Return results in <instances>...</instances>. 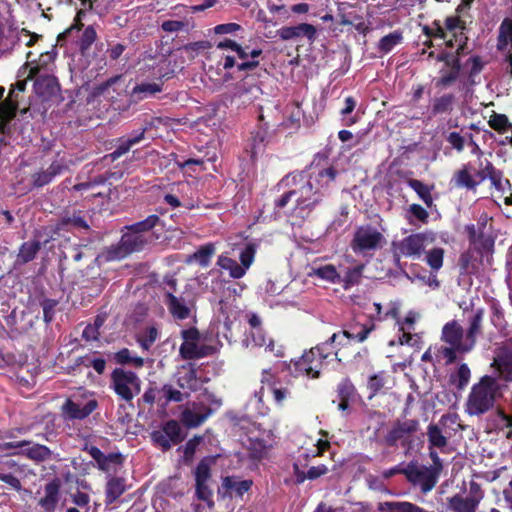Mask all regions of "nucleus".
I'll return each instance as SVG.
<instances>
[{
  "instance_id": "nucleus-34",
  "label": "nucleus",
  "mask_w": 512,
  "mask_h": 512,
  "mask_svg": "<svg viewBox=\"0 0 512 512\" xmlns=\"http://www.w3.org/2000/svg\"><path fill=\"white\" fill-rule=\"evenodd\" d=\"M59 500V484L57 482H49L45 485L44 496L40 498L39 505L47 512L55 509Z\"/></svg>"
},
{
  "instance_id": "nucleus-19",
  "label": "nucleus",
  "mask_w": 512,
  "mask_h": 512,
  "mask_svg": "<svg viewBox=\"0 0 512 512\" xmlns=\"http://www.w3.org/2000/svg\"><path fill=\"white\" fill-rule=\"evenodd\" d=\"M277 33L284 41L306 38L312 42L316 38L317 31L312 24L301 23L296 26L282 27L277 31Z\"/></svg>"
},
{
  "instance_id": "nucleus-29",
  "label": "nucleus",
  "mask_w": 512,
  "mask_h": 512,
  "mask_svg": "<svg viewBox=\"0 0 512 512\" xmlns=\"http://www.w3.org/2000/svg\"><path fill=\"white\" fill-rule=\"evenodd\" d=\"M257 346V347H265L266 351L273 352L276 356H283V347L278 346L275 349V345L272 339L267 341L266 336L262 329L251 330L250 337L246 340V346Z\"/></svg>"
},
{
  "instance_id": "nucleus-45",
  "label": "nucleus",
  "mask_w": 512,
  "mask_h": 512,
  "mask_svg": "<svg viewBox=\"0 0 512 512\" xmlns=\"http://www.w3.org/2000/svg\"><path fill=\"white\" fill-rule=\"evenodd\" d=\"M444 249L436 247L426 253L425 261L433 271H439L443 266Z\"/></svg>"
},
{
  "instance_id": "nucleus-16",
  "label": "nucleus",
  "mask_w": 512,
  "mask_h": 512,
  "mask_svg": "<svg viewBox=\"0 0 512 512\" xmlns=\"http://www.w3.org/2000/svg\"><path fill=\"white\" fill-rule=\"evenodd\" d=\"M497 47L504 53L505 70L512 77V18H506L501 23Z\"/></svg>"
},
{
  "instance_id": "nucleus-23",
  "label": "nucleus",
  "mask_w": 512,
  "mask_h": 512,
  "mask_svg": "<svg viewBox=\"0 0 512 512\" xmlns=\"http://www.w3.org/2000/svg\"><path fill=\"white\" fill-rule=\"evenodd\" d=\"M7 446L10 448H21V452L23 454L35 461H44L49 458L51 454L50 450L46 446L40 444H32L25 441L9 443Z\"/></svg>"
},
{
  "instance_id": "nucleus-22",
  "label": "nucleus",
  "mask_w": 512,
  "mask_h": 512,
  "mask_svg": "<svg viewBox=\"0 0 512 512\" xmlns=\"http://www.w3.org/2000/svg\"><path fill=\"white\" fill-rule=\"evenodd\" d=\"M445 30L449 38L453 39L454 46L458 54L464 51L467 37L464 35V27L457 17H449L445 22Z\"/></svg>"
},
{
  "instance_id": "nucleus-57",
  "label": "nucleus",
  "mask_w": 512,
  "mask_h": 512,
  "mask_svg": "<svg viewBox=\"0 0 512 512\" xmlns=\"http://www.w3.org/2000/svg\"><path fill=\"white\" fill-rule=\"evenodd\" d=\"M489 125L498 131H507L511 128V125L508 122V118L502 114H496L492 116L489 120Z\"/></svg>"
},
{
  "instance_id": "nucleus-15",
  "label": "nucleus",
  "mask_w": 512,
  "mask_h": 512,
  "mask_svg": "<svg viewBox=\"0 0 512 512\" xmlns=\"http://www.w3.org/2000/svg\"><path fill=\"white\" fill-rule=\"evenodd\" d=\"M86 451L96 462L97 467L108 474L116 473L122 466L123 457L120 453L104 454L95 446L86 447Z\"/></svg>"
},
{
  "instance_id": "nucleus-10",
  "label": "nucleus",
  "mask_w": 512,
  "mask_h": 512,
  "mask_svg": "<svg viewBox=\"0 0 512 512\" xmlns=\"http://www.w3.org/2000/svg\"><path fill=\"white\" fill-rule=\"evenodd\" d=\"M146 242L147 241L142 234L129 230L122 236L117 245L108 248L104 257L107 261L123 259L133 252L142 250Z\"/></svg>"
},
{
  "instance_id": "nucleus-48",
  "label": "nucleus",
  "mask_w": 512,
  "mask_h": 512,
  "mask_svg": "<svg viewBox=\"0 0 512 512\" xmlns=\"http://www.w3.org/2000/svg\"><path fill=\"white\" fill-rule=\"evenodd\" d=\"M34 59H32V53L27 54V62L19 69L17 79H25L28 81L33 77H37L39 73V67H33Z\"/></svg>"
},
{
  "instance_id": "nucleus-62",
  "label": "nucleus",
  "mask_w": 512,
  "mask_h": 512,
  "mask_svg": "<svg viewBox=\"0 0 512 512\" xmlns=\"http://www.w3.org/2000/svg\"><path fill=\"white\" fill-rule=\"evenodd\" d=\"M242 27L237 23H225V24H219L213 28V31L217 35H224V34H235L236 32L240 31Z\"/></svg>"
},
{
  "instance_id": "nucleus-54",
  "label": "nucleus",
  "mask_w": 512,
  "mask_h": 512,
  "mask_svg": "<svg viewBox=\"0 0 512 512\" xmlns=\"http://www.w3.org/2000/svg\"><path fill=\"white\" fill-rule=\"evenodd\" d=\"M196 496L199 500L207 503L209 507H212L214 502L212 500L213 492L209 486V483H196Z\"/></svg>"
},
{
  "instance_id": "nucleus-37",
  "label": "nucleus",
  "mask_w": 512,
  "mask_h": 512,
  "mask_svg": "<svg viewBox=\"0 0 512 512\" xmlns=\"http://www.w3.org/2000/svg\"><path fill=\"white\" fill-rule=\"evenodd\" d=\"M311 276L317 277L323 281L331 284H339L340 280V269L332 264H325L312 269Z\"/></svg>"
},
{
  "instance_id": "nucleus-63",
  "label": "nucleus",
  "mask_w": 512,
  "mask_h": 512,
  "mask_svg": "<svg viewBox=\"0 0 512 512\" xmlns=\"http://www.w3.org/2000/svg\"><path fill=\"white\" fill-rule=\"evenodd\" d=\"M447 141L458 152H461L464 149L465 139L458 132L449 133Z\"/></svg>"
},
{
  "instance_id": "nucleus-60",
  "label": "nucleus",
  "mask_w": 512,
  "mask_h": 512,
  "mask_svg": "<svg viewBox=\"0 0 512 512\" xmlns=\"http://www.w3.org/2000/svg\"><path fill=\"white\" fill-rule=\"evenodd\" d=\"M151 438L156 445L160 446L164 450H167L172 445H174L170 438L164 433V431H162V429L153 431Z\"/></svg>"
},
{
  "instance_id": "nucleus-5",
  "label": "nucleus",
  "mask_w": 512,
  "mask_h": 512,
  "mask_svg": "<svg viewBox=\"0 0 512 512\" xmlns=\"http://www.w3.org/2000/svg\"><path fill=\"white\" fill-rule=\"evenodd\" d=\"M441 340L448 344L447 347L441 349L446 363L450 364L456 360V353H467L471 349V342H469L464 334L463 328L457 321L447 322L441 333Z\"/></svg>"
},
{
  "instance_id": "nucleus-28",
  "label": "nucleus",
  "mask_w": 512,
  "mask_h": 512,
  "mask_svg": "<svg viewBox=\"0 0 512 512\" xmlns=\"http://www.w3.org/2000/svg\"><path fill=\"white\" fill-rule=\"evenodd\" d=\"M66 166L60 161H54L51 165L42 171L32 175L33 185L43 187L49 184L57 175L61 174Z\"/></svg>"
},
{
  "instance_id": "nucleus-50",
  "label": "nucleus",
  "mask_w": 512,
  "mask_h": 512,
  "mask_svg": "<svg viewBox=\"0 0 512 512\" xmlns=\"http://www.w3.org/2000/svg\"><path fill=\"white\" fill-rule=\"evenodd\" d=\"M159 221V217L157 215H150L145 220L137 222L127 227L128 230L132 232L142 234L143 232L149 231L156 226Z\"/></svg>"
},
{
  "instance_id": "nucleus-36",
  "label": "nucleus",
  "mask_w": 512,
  "mask_h": 512,
  "mask_svg": "<svg viewBox=\"0 0 512 512\" xmlns=\"http://www.w3.org/2000/svg\"><path fill=\"white\" fill-rule=\"evenodd\" d=\"M145 135V129L134 132L131 136L127 138H122L119 140V144L116 149L110 154L112 160H116L125 153H127L131 147L138 144Z\"/></svg>"
},
{
  "instance_id": "nucleus-14",
  "label": "nucleus",
  "mask_w": 512,
  "mask_h": 512,
  "mask_svg": "<svg viewBox=\"0 0 512 512\" xmlns=\"http://www.w3.org/2000/svg\"><path fill=\"white\" fill-rule=\"evenodd\" d=\"M97 407V401L93 398L68 399L62 407L64 416L68 419H84L89 416Z\"/></svg>"
},
{
  "instance_id": "nucleus-32",
  "label": "nucleus",
  "mask_w": 512,
  "mask_h": 512,
  "mask_svg": "<svg viewBox=\"0 0 512 512\" xmlns=\"http://www.w3.org/2000/svg\"><path fill=\"white\" fill-rule=\"evenodd\" d=\"M417 428L418 422L415 420L397 423L387 434L386 441L389 445H393L404 436L414 433Z\"/></svg>"
},
{
  "instance_id": "nucleus-59",
  "label": "nucleus",
  "mask_w": 512,
  "mask_h": 512,
  "mask_svg": "<svg viewBox=\"0 0 512 512\" xmlns=\"http://www.w3.org/2000/svg\"><path fill=\"white\" fill-rule=\"evenodd\" d=\"M385 384L384 374L378 373L375 375H372L369 380L367 387L371 391L370 397H373L378 391H380Z\"/></svg>"
},
{
  "instance_id": "nucleus-31",
  "label": "nucleus",
  "mask_w": 512,
  "mask_h": 512,
  "mask_svg": "<svg viewBox=\"0 0 512 512\" xmlns=\"http://www.w3.org/2000/svg\"><path fill=\"white\" fill-rule=\"evenodd\" d=\"M125 491L124 478L109 476L105 488V504H113Z\"/></svg>"
},
{
  "instance_id": "nucleus-58",
  "label": "nucleus",
  "mask_w": 512,
  "mask_h": 512,
  "mask_svg": "<svg viewBox=\"0 0 512 512\" xmlns=\"http://www.w3.org/2000/svg\"><path fill=\"white\" fill-rule=\"evenodd\" d=\"M262 54L261 49H252L249 51V56L252 57V60L250 61H243L242 63L238 64L237 68L239 71H247V70H253L259 65V61L256 60L260 55Z\"/></svg>"
},
{
  "instance_id": "nucleus-8",
  "label": "nucleus",
  "mask_w": 512,
  "mask_h": 512,
  "mask_svg": "<svg viewBox=\"0 0 512 512\" xmlns=\"http://www.w3.org/2000/svg\"><path fill=\"white\" fill-rule=\"evenodd\" d=\"M255 248L253 245H246L239 254L240 264L227 253L218 256L217 266L228 273L233 279L244 277L254 262Z\"/></svg>"
},
{
  "instance_id": "nucleus-39",
  "label": "nucleus",
  "mask_w": 512,
  "mask_h": 512,
  "mask_svg": "<svg viewBox=\"0 0 512 512\" xmlns=\"http://www.w3.org/2000/svg\"><path fill=\"white\" fill-rule=\"evenodd\" d=\"M214 252L215 247L213 244L204 245L187 258V263L197 262L200 266L207 267Z\"/></svg>"
},
{
  "instance_id": "nucleus-26",
  "label": "nucleus",
  "mask_w": 512,
  "mask_h": 512,
  "mask_svg": "<svg viewBox=\"0 0 512 512\" xmlns=\"http://www.w3.org/2000/svg\"><path fill=\"white\" fill-rule=\"evenodd\" d=\"M480 499L455 495L448 499L447 512H476Z\"/></svg>"
},
{
  "instance_id": "nucleus-24",
  "label": "nucleus",
  "mask_w": 512,
  "mask_h": 512,
  "mask_svg": "<svg viewBox=\"0 0 512 512\" xmlns=\"http://www.w3.org/2000/svg\"><path fill=\"white\" fill-rule=\"evenodd\" d=\"M340 269V280L341 285L344 289H349L354 285H357L363 274L364 265L358 264L353 266H347L345 263L339 264Z\"/></svg>"
},
{
  "instance_id": "nucleus-51",
  "label": "nucleus",
  "mask_w": 512,
  "mask_h": 512,
  "mask_svg": "<svg viewBox=\"0 0 512 512\" xmlns=\"http://www.w3.org/2000/svg\"><path fill=\"white\" fill-rule=\"evenodd\" d=\"M162 431H164V433L170 438L173 444H177L183 439L181 435V427L175 420L166 422L162 427Z\"/></svg>"
},
{
  "instance_id": "nucleus-18",
  "label": "nucleus",
  "mask_w": 512,
  "mask_h": 512,
  "mask_svg": "<svg viewBox=\"0 0 512 512\" xmlns=\"http://www.w3.org/2000/svg\"><path fill=\"white\" fill-rule=\"evenodd\" d=\"M374 329V325H371L369 327H364L362 331H360L357 334H351L348 331H342L338 333H334L329 341L326 343H329L330 346L324 351V353L329 352V356L334 354L335 357H337L338 353L335 351V346L337 345H345L350 340H356L357 342H363L367 339L370 332Z\"/></svg>"
},
{
  "instance_id": "nucleus-41",
  "label": "nucleus",
  "mask_w": 512,
  "mask_h": 512,
  "mask_svg": "<svg viewBox=\"0 0 512 512\" xmlns=\"http://www.w3.org/2000/svg\"><path fill=\"white\" fill-rule=\"evenodd\" d=\"M402 40V33L399 31H394L380 39L378 43V49L381 53L387 54L391 52L395 46L401 44Z\"/></svg>"
},
{
  "instance_id": "nucleus-61",
  "label": "nucleus",
  "mask_w": 512,
  "mask_h": 512,
  "mask_svg": "<svg viewBox=\"0 0 512 512\" xmlns=\"http://www.w3.org/2000/svg\"><path fill=\"white\" fill-rule=\"evenodd\" d=\"M53 60H54V55L51 52L41 53L38 61L36 62L34 60V64H32V66L39 67L38 75H40V74H42L41 73L42 70H45L44 73H47L48 66L53 62Z\"/></svg>"
},
{
  "instance_id": "nucleus-49",
  "label": "nucleus",
  "mask_w": 512,
  "mask_h": 512,
  "mask_svg": "<svg viewBox=\"0 0 512 512\" xmlns=\"http://www.w3.org/2000/svg\"><path fill=\"white\" fill-rule=\"evenodd\" d=\"M194 476L196 483H209L211 478L210 460H201L195 468Z\"/></svg>"
},
{
  "instance_id": "nucleus-6",
  "label": "nucleus",
  "mask_w": 512,
  "mask_h": 512,
  "mask_svg": "<svg viewBox=\"0 0 512 512\" xmlns=\"http://www.w3.org/2000/svg\"><path fill=\"white\" fill-rule=\"evenodd\" d=\"M110 388L124 401H131L140 393L141 380L136 373L115 368L110 375Z\"/></svg>"
},
{
  "instance_id": "nucleus-13",
  "label": "nucleus",
  "mask_w": 512,
  "mask_h": 512,
  "mask_svg": "<svg viewBox=\"0 0 512 512\" xmlns=\"http://www.w3.org/2000/svg\"><path fill=\"white\" fill-rule=\"evenodd\" d=\"M183 343L179 352L184 359H198L207 355L206 349L199 345V332L195 328L181 332Z\"/></svg>"
},
{
  "instance_id": "nucleus-43",
  "label": "nucleus",
  "mask_w": 512,
  "mask_h": 512,
  "mask_svg": "<svg viewBox=\"0 0 512 512\" xmlns=\"http://www.w3.org/2000/svg\"><path fill=\"white\" fill-rule=\"evenodd\" d=\"M408 185L417 193L427 207L432 206L433 198L431 195V189L426 184L416 179H410L408 181Z\"/></svg>"
},
{
  "instance_id": "nucleus-9",
  "label": "nucleus",
  "mask_w": 512,
  "mask_h": 512,
  "mask_svg": "<svg viewBox=\"0 0 512 512\" xmlns=\"http://www.w3.org/2000/svg\"><path fill=\"white\" fill-rule=\"evenodd\" d=\"M384 243L385 237L381 232L370 225H365L357 228L350 246L356 254L365 255L367 252L381 248Z\"/></svg>"
},
{
  "instance_id": "nucleus-21",
  "label": "nucleus",
  "mask_w": 512,
  "mask_h": 512,
  "mask_svg": "<svg viewBox=\"0 0 512 512\" xmlns=\"http://www.w3.org/2000/svg\"><path fill=\"white\" fill-rule=\"evenodd\" d=\"M34 91L42 100H50L59 92L57 79L48 73L38 75L34 82Z\"/></svg>"
},
{
  "instance_id": "nucleus-35",
  "label": "nucleus",
  "mask_w": 512,
  "mask_h": 512,
  "mask_svg": "<svg viewBox=\"0 0 512 512\" xmlns=\"http://www.w3.org/2000/svg\"><path fill=\"white\" fill-rule=\"evenodd\" d=\"M145 135V129L134 132L131 136L127 138H122L119 140V144L116 149L110 154L112 160H116L125 153H127L131 147L138 144Z\"/></svg>"
},
{
  "instance_id": "nucleus-52",
  "label": "nucleus",
  "mask_w": 512,
  "mask_h": 512,
  "mask_svg": "<svg viewBox=\"0 0 512 512\" xmlns=\"http://www.w3.org/2000/svg\"><path fill=\"white\" fill-rule=\"evenodd\" d=\"M453 96L443 95L439 98L434 99L432 105V113L434 115L446 113L452 108Z\"/></svg>"
},
{
  "instance_id": "nucleus-33",
  "label": "nucleus",
  "mask_w": 512,
  "mask_h": 512,
  "mask_svg": "<svg viewBox=\"0 0 512 512\" xmlns=\"http://www.w3.org/2000/svg\"><path fill=\"white\" fill-rule=\"evenodd\" d=\"M415 481H417L421 490L426 493L433 489V487L437 483L438 476L440 471H437L430 467H421L417 469L415 472Z\"/></svg>"
},
{
  "instance_id": "nucleus-55",
  "label": "nucleus",
  "mask_w": 512,
  "mask_h": 512,
  "mask_svg": "<svg viewBox=\"0 0 512 512\" xmlns=\"http://www.w3.org/2000/svg\"><path fill=\"white\" fill-rule=\"evenodd\" d=\"M454 181L456 186L458 187H465L472 189L476 186V182L472 179L471 175L469 174L468 170L466 168L459 170L455 176Z\"/></svg>"
},
{
  "instance_id": "nucleus-12",
  "label": "nucleus",
  "mask_w": 512,
  "mask_h": 512,
  "mask_svg": "<svg viewBox=\"0 0 512 512\" xmlns=\"http://www.w3.org/2000/svg\"><path fill=\"white\" fill-rule=\"evenodd\" d=\"M448 423L456 424L457 423V415L456 414H446L443 415L439 424H429L427 427V437H428V448H437L441 452L444 451L448 444V436L443 432L441 426H446Z\"/></svg>"
},
{
  "instance_id": "nucleus-7",
  "label": "nucleus",
  "mask_w": 512,
  "mask_h": 512,
  "mask_svg": "<svg viewBox=\"0 0 512 512\" xmlns=\"http://www.w3.org/2000/svg\"><path fill=\"white\" fill-rule=\"evenodd\" d=\"M434 241L433 233L423 232L411 234L399 241L393 242L392 249L395 257L419 259L424 249Z\"/></svg>"
},
{
  "instance_id": "nucleus-40",
  "label": "nucleus",
  "mask_w": 512,
  "mask_h": 512,
  "mask_svg": "<svg viewBox=\"0 0 512 512\" xmlns=\"http://www.w3.org/2000/svg\"><path fill=\"white\" fill-rule=\"evenodd\" d=\"M479 178L481 180L490 178L493 185L499 190H504L505 185H509V181L507 179L502 180L500 174L495 171L494 167L489 161H486L485 169L479 172Z\"/></svg>"
},
{
  "instance_id": "nucleus-25",
  "label": "nucleus",
  "mask_w": 512,
  "mask_h": 512,
  "mask_svg": "<svg viewBox=\"0 0 512 512\" xmlns=\"http://www.w3.org/2000/svg\"><path fill=\"white\" fill-rule=\"evenodd\" d=\"M165 304L171 315L179 320L187 319L190 315V308L182 297L175 296L171 291L165 295Z\"/></svg>"
},
{
  "instance_id": "nucleus-2",
  "label": "nucleus",
  "mask_w": 512,
  "mask_h": 512,
  "mask_svg": "<svg viewBox=\"0 0 512 512\" xmlns=\"http://www.w3.org/2000/svg\"><path fill=\"white\" fill-rule=\"evenodd\" d=\"M506 385L491 375H484L473 384L465 402V412L470 416H480L491 410L503 396Z\"/></svg>"
},
{
  "instance_id": "nucleus-27",
  "label": "nucleus",
  "mask_w": 512,
  "mask_h": 512,
  "mask_svg": "<svg viewBox=\"0 0 512 512\" xmlns=\"http://www.w3.org/2000/svg\"><path fill=\"white\" fill-rule=\"evenodd\" d=\"M163 85L161 82H142L137 84L130 93L133 102H139L144 99L155 96L162 92Z\"/></svg>"
},
{
  "instance_id": "nucleus-4",
  "label": "nucleus",
  "mask_w": 512,
  "mask_h": 512,
  "mask_svg": "<svg viewBox=\"0 0 512 512\" xmlns=\"http://www.w3.org/2000/svg\"><path fill=\"white\" fill-rule=\"evenodd\" d=\"M329 346V343H322L305 352L298 360L289 365L291 374L295 377L317 378L320 374L322 362L329 357V352L324 353Z\"/></svg>"
},
{
  "instance_id": "nucleus-42",
  "label": "nucleus",
  "mask_w": 512,
  "mask_h": 512,
  "mask_svg": "<svg viewBox=\"0 0 512 512\" xmlns=\"http://www.w3.org/2000/svg\"><path fill=\"white\" fill-rule=\"evenodd\" d=\"M114 359L118 364H130L135 368H141L144 365V359L133 355L127 348L121 349L115 353Z\"/></svg>"
},
{
  "instance_id": "nucleus-53",
  "label": "nucleus",
  "mask_w": 512,
  "mask_h": 512,
  "mask_svg": "<svg viewBox=\"0 0 512 512\" xmlns=\"http://www.w3.org/2000/svg\"><path fill=\"white\" fill-rule=\"evenodd\" d=\"M424 30L427 36L433 37L434 39H443L446 41L448 47H454L453 39L449 38L444 27L435 25V27L425 28Z\"/></svg>"
},
{
  "instance_id": "nucleus-3",
  "label": "nucleus",
  "mask_w": 512,
  "mask_h": 512,
  "mask_svg": "<svg viewBox=\"0 0 512 512\" xmlns=\"http://www.w3.org/2000/svg\"><path fill=\"white\" fill-rule=\"evenodd\" d=\"M220 406L221 401L206 392L197 401L186 403L181 413V421L189 428L198 427Z\"/></svg>"
},
{
  "instance_id": "nucleus-44",
  "label": "nucleus",
  "mask_w": 512,
  "mask_h": 512,
  "mask_svg": "<svg viewBox=\"0 0 512 512\" xmlns=\"http://www.w3.org/2000/svg\"><path fill=\"white\" fill-rule=\"evenodd\" d=\"M482 311L479 310L475 313V315L471 318L469 327L466 331V338L469 342H471V349L474 347L476 343V338L480 334L481 331V322H482Z\"/></svg>"
},
{
  "instance_id": "nucleus-1",
  "label": "nucleus",
  "mask_w": 512,
  "mask_h": 512,
  "mask_svg": "<svg viewBox=\"0 0 512 512\" xmlns=\"http://www.w3.org/2000/svg\"><path fill=\"white\" fill-rule=\"evenodd\" d=\"M335 177L336 170L332 167L293 176L296 187L283 194L277 206L282 208L293 202L296 214L304 218L329 193Z\"/></svg>"
},
{
  "instance_id": "nucleus-30",
  "label": "nucleus",
  "mask_w": 512,
  "mask_h": 512,
  "mask_svg": "<svg viewBox=\"0 0 512 512\" xmlns=\"http://www.w3.org/2000/svg\"><path fill=\"white\" fill-rule=\"evenodd\" d=\"M252 485L251 480H241L235 476L223 478L221 488L229 496H242Z\"/></svg>"
},
{
  "instance_id": "nucleus-56",
  "label": "nucleus",
  "mask_w": 512,
  "mask_h": 512,
  "mask_svg": "<svg viewBox=\"0 0 512 512\" xmlns=\"http://www.w3.org/2000/svg\"><path fill=\"white\" fill-rule=\"evenodd\" d=\"M97 34L93 26H88L84 29L80 38V49L85 52L96 40Z\"/></svg>"
},
{
  "instance_id": "nucleus-11",
  "label": "nucleus",
  "mask_w": 512,
  "mask_h": 512,
  "mask_svg": "<svg viewBox=\"0 0 512 512\" xmlns=\"http://www.w3.org/2000/svg\"><path fill=\"white\" fill-rule=\"evenodd\" d=\"M237 313L238 310L236 306L224 300L219 302L216 325V336L218 338L223 337L231 343L233 338L232 325L237 318Z\"/></svg>"
},
{
  "instance_id": "nucleus-47",
  "label": "nucleus",
  "mask_w": 512,
  "mask_h": 512,
  "mask_svg": "<svg viewBox=\"0 0 512 512\" xmlns=\"http://www.w3.org/2000/svg\"><path fill=\"white\" fill-rule=\"evenodd\" d=\"M40 249V243L36 241H29L22 244L18 258L26 263L33 260Z\"/></svg>"
},
{
  "instance_id": "nucleus-46",
  "label": "nucleus",
  "mask_w": 512,
  "mask_h": 512,
  "mask_svg": "<svg viewBox=\"0 0 512 512\" xmlns=\"http://www.w3.org/2000/svg\"><path fill=\"white\" fill-rule=\"evenodd\" d=\"M161 391L167 402H182L190 396L188 392L177 389L171 384H165Z\"/></svg>"
},
{
  "instance_id": "nucleus-64",
  "label": "nucleus",
  "mask_w": 512,
  "mask_h": 512,
  "mask_svg": "<svg viewBox=\"0 0 512 512\" xmlns=\"http://www.w3.org/2000/svg\"><path fill=\"white\" fill-rule=\"evenodd\" d=\"M268 450V446L262 440H256L252 443L251 455L255 459L264 457Z\"/></svg>"
},
{
  "instance_id": "nucleus-20",
  "label": "nucleus",
  "mask_w": 512,
  "mask_h": 512,
  "mask_svg": "<svg viewBox=\"0 0 512 512\" xmlns=\"http://www.w3.org/2000/svg\"><path fill=\"white\" fill-rule=\"evenodd\" d=\"M491 366L497 371L498 380L512 382V348H501L493 359Z\"/></svg>"
},
{
  "instance_id": "nucleus-38",
  "label": "nucleus",
  "mask_w": 512,
  "mask_h": 512,
  "mask_svg": "<svg viewBox=\"0 0 512 512\" xmlns=\"http://www.w3.org/2000/svg\"><path fill=\"white\" fill-rule=\"evenodd\" d=\"M451 383L458 389L463 390L470 382L471 370L467 364H460L456 371L451 374Z\"/></svg>"
},
{
  "instance_id": "nucleus-17",
  "label": "nucleus",
  "mask_w": 512,
  "mask_h": 512,
  "mask_svg": "<svg viewBox=\"0 0 512 512\" xmlns=\"http://www.w3.org/2000/svg\"><path fill=\"white\" fill-rule=\"evenodd\" d=\"M177 386L189 394L197 391L200 387V381L196 375V369L193 364L188 363L179 367L174 375Z\"/></svg>"
}]
</instances>
